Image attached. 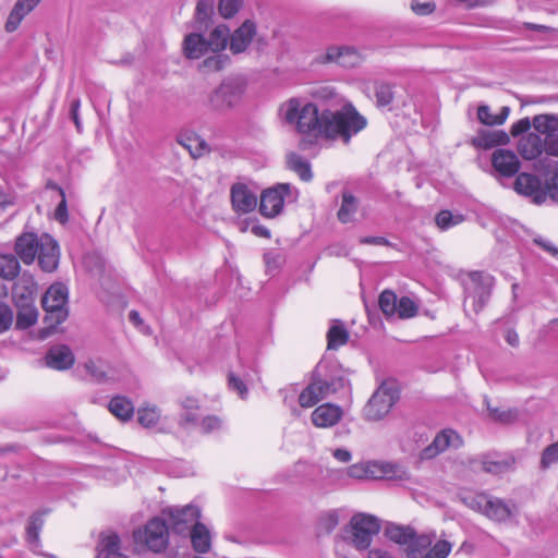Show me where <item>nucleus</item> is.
<instances>
[{"instance_id":"3c124183","label":"nucleus","mask_w":558,"mask_h":558,"mask_svg":"<svg viewBox=\"0 0 558 558\" xmlns=\"http://www.w3.org/2000/svg\"><path fill=\"white\" fill-rule=\"evenodd\" d=\"M242 0H219L218 12L223 19L233 17L240 10Z\"/></svg>"},{"instance_id":"37998d69","label":"nucleus","mask_w":558,"mask_h":558,"mask_svg":"<svg viewBox=\"0 0 558 558\" xmlns=\"http://www.w3.org/2000/svg\"><path fill=\"white\" fill-rule=\"evenodd\" d=\"M359 202L349 192L342 194V203L338 211V218L342 223H348L353 220L357 210Z\"/></svg>"},{"instance_id":"20e7f679","label":"nucleus","mask_w":558,"mask_h":558,"mask_svg":"<svg viewBox=\"0 0 558 558\" xmlns=\"http://www.w3.org/2000/svg\"><path fill=\"white\" fill-rule=\"evenodd\" d=\"M345 473L353 480L405 481L409 473L400 464L385 461H362L347 468Z\"/></svg>"},{"instance_id":"7c9ffc66","label":"nucleus","mask_w":558,"mask_h":558,"mask_svg":"<svg viewBox=\"0 0 558 558\" xmlns=\"http://www.w3.org/2000/svg\"><path fill=\"white\" fill-rule=\"evenodd\" d=\"M193 549L199 554H206L211 547V534L203 523H195L190 533Z\"/></svg>"},{"instance_id":"f8f14e48","label":"nucleus","mask_w":558,"mask_h":558,"mask_svg":"<svg viewBox=\"0 0 558 558\" xmlns=\"http://www.w3.org/2000/svg\"><path fill=\"white\" fill-rule=\"evenodd\" d=\"M291 195L289 183H279L265 190L260 195L259 211L264 217L274 218L282 211L286 197Z\"/></svg>"},{"instance_id":"c85d7f7f","label":"nucleus","mask_w":558,"mask_h":558,"mask_svg":"<svg viewBox=\"0 0 558 558\" xmlns=\"http://www.w3.org/2000/svg\"><path fill=\"white\" fill-rule=\"evenodd\" d=\"M386 535L390 541L405 546L407 556L410 558V550L414 546V542L418 536L411 527L390 525L386 529Z\"/></svg>"},{"instance_id":"5fc2aeb1","label":"nucleus","mask_w":558,"mask_h":558,"mask_svg":"<svg viewBox=\"0 0 558 558\" xmlns=\"http://www.w3.org/2000/svg\"><path fill=\"white\" fill-rule=\"evenodd\" d=\"M13 324V311L4 302H0V333L10 329Z\"/></svg>"},{"instance_id":"a211bd4d","label":"nucleus","mask_w":558,"mask_h":558,"mask_svg":"<svg viewBox=\"0 0 558 558\" xmlns=\"http://www.w3.org/2000/svg\"><path fill=\"white\" fill-rule=\"evenodd\" d=\"M492 163L494 169L502 177H513L520 169L518 156L508 149H497L493 153Z\"/></svg>"},{"instance_id":"864d4df0","label":"nucleus","mask_w":558,"mask_h":558,"mask_svg":"<svg viewBox=\"0 0 558 558\" xmlns=\"http://www.w3.org/2000/svg\"><path fill=\"white\" fill-rule=\"evenodd\" d=\"M375 96L378 106H388L393 98L391 86L388 84H379L376 87Z\"/></svg>"},{"instance_id":"13d9d810","label":"nucleus","mask_w":558,"mask_h":558,"mask_svg":"<svg viewBox=\"0 0 558 558\" xmlns=\"http://www.w3.org/2000/svg\"><path fill=\"white\" fill-rule=\"evenodd\" d=\"M222 427V421L218 416H206L201 422L199 428L203 433H210Z\"/></svg>"},{"instance_id":"2eb2a0df","label":"nucleus","mask_w":558,"mask_h":558,"mask_svg":"<svg viewBox=\"0 0 558 558\" xmlns=\"http://www.w3.org/2000/svg\"><path fill=\"white\" fill-rule=\"evenodd\" d=\"M230 198L232 209L236 214H247L253 211L257 206L256 191L248 183L239 181L234 182L230 187Z\"/></svg>"},{"instance_id":"e433bc0d","label":"nucleus","mask_w":558,"mask_h":558,"mask_svg":"<svg viewBox=\"0 0 558 558\" xmlns=\"http://www.w3.org/2000/svg\"><path fill=\"white\" fill-rule=\"evenodd\" d=\"M541 182L539 180L530 173H520L514 182V190L524 195H535L538 198Z\"/></svg>"},{"instance_id":"473e14b6","label":"nucleus","mask_w":558,"mask_h":558,"mask_svg":"<svg viewBox=\"0 0 558 558\" xmlns=\"http://www.w3.org/2000/svg\"><path fill=\"white\" fill-rule=\"evenodd\" d=\"M228 40H230V29L227 25L220 24L210 32L207 45L211 53H217L226 49Z\"/></svg>"},{"instance_id":"4be33fe9","label":"nucleus","mask_w":558,"mask_h":558,"mask_svg":"<svg viewBox=\"0 0 558 558\" xmlns=\"http://www.w3.org/2000/svg\"><path fill=\"white\" fill-rule=\"evenodd\" d=\"M181 412L179 414V426L189 429L194 427L199 417L198 400L192 396H185L180 400Z\"/></svg>"},{"instance_id":"c9c22d12","label":"nucleus","mask_w":558,"mask_h":558,"mask_svg":"<svg viewBox=\"0 0 558 558\" xmlns=\"http://www.w3.org/2000/svg\"><path fill=\"white\" fill-rule=\"evenodd\" d=\"M86 373L98 384H106L114 380L110 369L101 361H88L84 365Z\"/></svg>"},{"instance_id":"9b49d317","label":"nucleus","mask_w":558,"mask_h":558,"mask_svg":"<svg viewBox=\"0 0 558 558\" xmlns=\"http://www.w3.org/2000/svg\"><path fill=\"white\" fill-rule=\"evenodd\" d=\"M352 542L357 549H366L374 535L380 530V524L374 515L356 514L351 520Z\"/></svg>"},{"instance_id":"f3484780","label":"nucleus","mask_w":558,"mask_h":558,"mask_svg":"<svg viewBox=\"0 0 558 558\" xmlns=\"http://www.w3.org/2000/svg\"><path fill=\"white\" fill-rule=\"evenodd\" d=\"M343 417L341 407L333 403L318 405L311 415V421L318 428H330L337 425Z\"/></svg>"},{"instance_id":"2f4dec72","label":"nucleus","mask_w":558,"mask_h":558,"mask_svg":"<svg viewBox=\"0 0 558 558\" xmlns=\"http://www.w3.org/2000/svg\"><path fill=\"white\" fill-rule=\"evenodd\" d=\"M177 141L194 158L208 151L207 143L195 133H182L178 136Z\"/></svg>"},{"instance_id":"0e129e2a","label":"nucleus","mask_w":558,"mask_h":558,"mask_svg":"<svg viewBox=\"0 0 558 558\" xmlns=\"http://www.w3.org/2000/svg\"><path fill=\"white\" fill-rule=\"evenodd\" d=\"M532 122L529 120V118H523L519 121H517L515 123L512 124L511 126V135L512 136H518L524 132H527L531 128Z\"/></svg>"},{"instance_id":"4d7b16f0","label":"nucleus","mask_w":558,"mask_h":558,"mask_svg":"<svg viewBox=\"0 0 558 558\" xmlns=\"http://www.w3.org/2000/svg\"><path fill=\"white\" fill-rule=\"evenodd\" d=\"M339 523V514L336 510H330L320 517L319 524L327 532L332 531Z\"/></svg>"},{"instance_id":"6e6552de","label":"nucleus","mask_w":558,"mask_h":558,"mask_svg":"<svg viewBox=\"0 0 558 558\" xmlns=\"http://www.w3.org/2000/svg\"><path fill=\"white\" fill-rule=\"evenodd\" d=\"M493 284L492 276L478 271L472 272L465 288V308L470 307L474 313H478L488 302Z\"/></svg>"},{"instance_id":"39448f33","label":"nucleus","mask_w":558,"mask_h":558,"mask_svg":"<svg viewBox=\"0 0 558 558\" xmlns=\"http://www.w3.org/2000/svg\"><path fill=\"white\" fill-rule=\"evenodd\" d=\"M343 386L344 379L342 377L323 378L320 369L317 368L310 384L300 392L298 398L299 405L303 409L313 408L330 395L336 393Z\"/></svg>"},{"instance_id":"58836bf2","label":"nucleus","mask_w":558,"mask_h":558,"mask_svg":"<svg viewBox=\"0 0 558 558\" xmlns=\"http://www.w3.org/2000/svg\"><path fill=\"white\" fill-rule=\"evenodd\" d=\"M16 307L19 308L16 315L17 329H27L36 324L38 311L34 306V303L16 305Z\"/></svg>"},{"instance_id":"9d476101","label":"nucleus","mask_w":558,"mask_h":558,"mask_svg":"<svg viewBox=\"0 0 558 558\" xmlns=\"http://www.w3.org/2000/svg\"><path fill=\"white\" fill-rule=\"evenodd\" d=\"M244 94V85L235 80H228L220 84L209 97L213 108L226 110L240 104Z\"/></svg>"},{"instance_id":"ddd939ff","label":"nucleus","mask_w":558,"mask_h":558,"mask_svg":"<svg viewBox=\"0 0 558 558\" xmlns=\"http://www.w3.org/2000/svg\"><path fill=\"white\" fill-rule=\"evenodd\" d=\"M163 514L174 532L183 533L189 529L192 530L195 523H199L201 509L195 505L169 507L163 510Z\"/></svg>"},{"instance_id":"ea45409f","label":"nucleus","mask_w":558,"mask_h":558,"mask_svg":"<svg viewBox=\"0 0 558 558\" xmlns=\"http://www.w3.org/2000/svg\"><path fill=\"white\" fill-rule=\"evenodd\" d=\"M533 128L546 137L558 131V117L555 114H538L533 118Z\"/></svg>"},{"instance_id":"dca6fc26","label":"nucleus","mask_w":558,"mask_h":558,"mask_svg":"<svg viewBox=\"0 0 558 558\" xmlns=\"http://www.w3.org/2000/svg\"><path fill=\"white\" fill-rule=\"evenodd\" d=\"M144 541L148 549L154 553H161L169 544L167 524L160 519L150 520L144 531Z\"/></svg>"},{"instance_id":"09e8293b","label":"nucleus","mask_w":558,"mask_h":558,"mask_svg":"<svg viewBox=\"0 0 558 558\" xmlns=\"http://www.w3.org/2000/svg\"><path fill=\"white\" fill-rule=\"evenodd\" d=\"M227 60L228 58L220 52L211 53L210 56H206L201 68L207 72L219 71L225 66Z\"/></svg>"},{"instance_id":"bf43d9fd","label":"nucleus","mask_w":558,"mask_h":558,"mask_svg":"<svg viewBox=\"0 0 558 558\" xmlns=\"http://www.w3.org/2000/svg\"><path fill=\"white\" fill-rule=\"evenodd\" d=\"M61 201L58 204L56 211H54V218L61 223H64L68 221L69 215H68V205L65 199V194L62 189H59Z\"/></svg>"},{"instance_id":"4c0bfd02","label":"nucleus","mask_w":558,"mask_h":558,"mask_svg":"<svg viewBox=\"0 0 558 558\" xmlns=\"http://www.w3.org/2000/svg\"><path fill=\"white\" fill-rule=\"evenodd\" d=\"M510 113V108L504 106L500 108L499 113L493 114L488 106H480L477 109V118L481 123L486 125H501L506 122Z\"/></svg>"},{"instance_id":"c756f323","label":"nucleus","mask_w":558,"mask_h":558,"mask_svg":"<svg viewBox=\"0 0 558 558\" xmlns=\"http://www.w3.org/2000/svg\"><path fill=\"white\" fill-rule=\"evenodd\" d=\"M325 59L330 62H336L342 66H353L359 62L360 57L353 48L330 47L326 51Z\"/></svg>"},{"instance_id":"a19ab883","label":"nucleus","mask_w":558,"mask_h":558,"mask_svg":"<svg viewBox=\"0 0 558 558\" xmlns=\"http://www.w3.org/2000/svg\"><path fill=\"white\" fill-rule=\"evenodd\" d=\"M287 163L289 169L294 171L303 181L312 179L311 166L306 159L295 153H290L287 156Z\"/></svg>"},{"instance_id":"a18cd8bd","label":"nucleus","mask_w":558,"mask_h":558,"mask_svg":"<svg viewBox=\"0 0 558 558\" xmlns=\"http://www.w3.org/2000/svg\"><path fill=\"white\" fill-rule=\"evenodd\" d=\"M44 513H35L29 518L27 527H26V536L27 542L32 545L33 548L39 545V533L44 525Z\"/></svg>"},{"instance_id":"412c9836","label":"nucleus","mask_w":558,"mask_h":558,"mask_svg":"<svg viewBox=\"0 0 558 558\" xmlns=\"http://www.w3.org/2000/svg\"><path fill=\"white\" fill-rule=\"evenodd\" d=\"M41 0H17L11 10L5 22V31L12 33L16 31L26 15H28Z\"/></svg>"},{"instance_id":"b1692460","label":"nucleus","mask_w":558,"mask_h":558,"mask_svg":"<svg viewBox=\"0 0 558 558\" xmlns=\"http://www.w3.org/2000/svg\"><path fill=\"white\" fill-rule=\"evenodd\" d=\"M96 558H128L120 551V537L116 533L100 534Z\"/></svg>"},{"instance_id":"774afa93","label":"nucleus","mask_w":558,"mask_h":558,"mask_svg":"<svg viewBox=\"0 0 558 558\" xmlns=\"http://www.w3.org/2000/svg\"><path fill=\"white\" fill-rule=\"evenodd\" d=\"M332 456L336 460L342 463H348L352 459V454L349 450L343 448H338L332 451Z\"/></svg>"},{"instance_id":"423d86ee","label":"nucleus","mask_w":558,"mask_h":558,"mask_svg":"<svg viewBox=\"0 0 558 558\" xmlns=\"http://www.w3.org/2000/svg\"><path fill=\"white\" fill-rule=\"evenodd\" d=\"M399 399V391L395 384L383 383L372 395L363 408V417L368 422L384 420Z\"/></svg>"},{"instance_id":"1a4fd4ad","label":"nucleus","mask_w":558,"mask_h":558,"mask_svg":"<svg viewBox=\"0 0 558 558\" xmlns=\"http://www.w3.org/2000/svg\"><path fill=\"white\" fill-rule=\"evenodd\" d=\"M469 506L495 522H505L517 513V508L513 505H508L499 498L485 494L473 496Z\"/></svg>"},{"instance_id":"72a5a7b5","label":"nucleus","mask_w":558,"mask_h":558,"mask_svg":"<svg viewBox=\"0 0 558 558\" xmlns=\"http://www.w3.org/2000/svg\"><path fill=\"white\" fill-rule=\"evenodd\" d=\"M109 411L120 421H128L133 416V403L125 397H113L108 403Z\"/></svg>"},{"instance_id":"052dcab7","label":"nucleus","mask_w":558,"mask_h":558,"mask_svg":"<svg viewBox=\"0 0 558 558\" xmlns=\"http://www.w3.org/2000/svg\"><path fill=\"white\" fill-rule=\"evenodd\" d=\"M545 193L555 202H558V172H555L546 181Z\"/></svg>"},{"instance_id":"de8ad7c7","label":"nucleus","mask_w":558,"mask_h":558,"mask_svg":"<svg viewBox=\"0 0 558 558\" xmlns=\"http://www.w3.org/2000/svg\"><path fill=\"white\" fill-rule=\"evenodd\" d=\"M418 312V305L409 296H402L398 300L396 316L400 319L414 317Z\"/></svg>"},{"instance_id":"79ce46f5","label":"nucleus","mask_w":558,"mask_h":558,"mask_svg":"<svg viewBox=\"0 0 558 558\" xmlns=\"http://www.w3.org/2000/svg\"><path fill=\"white\" fill-rule=\"evenodd\" d=\"M328 349L337 350L349 340V332L340 322H336L328 330Z\"/></svg>"},{"instance_id":"cd10ccee","label":"nucleus","mask_w":558,"mask_h":558,"mask_svg":"<svg viewBox=\"0 0 558 558\" xmlns=\"http://www.w3.org/2000/svg\"><path fill=\"white\" fill-rule=\"evenodd\" d=\"M518 150L525 160H534L543 153L544 141L536 133H527L519 141Z\"/></svg>"},{"instance_id":"a878e982","label":"nucleus","mask_w":558,"mask_h":558,"mask_svg":"<svg viewBox=\"0 0 558 558\" xmlns=\"http://www.w3.org/2000/svg\"><path fill=\"white\" fill-rule=\"evenodd\" d=\"M46 363L54 369H68L74 363V355L69 347L57 345L48 351L46 355Z\"/></svg>"},{"instance_id":"6ab92c4d","label":"nucleus","mask_w":558,"mask_h":558,"mask_svg":"<svg viewBox=\"0 0 558 558\" xmlns=\"http://www.w3.org/2000/svg\"><path fill=\"white\" fill-rule=\"evenodd\" d=\"M256 34L255 24L251 21H245L234 33L230 36V50L233 53H241L247 49Z\"/></svg>"},{"instance_id":"f257e3e1","label":"nucleus","mask_w":558,"mask_h":558,"mask_svg":"<svg viewBox=\"0 0 558 558\" xmlns=\"http://www.w3.org/2000/svg\"><path fill=\"white\" fill-rule=\"evenodd\" d=\"M281 114L288 124L308 137L300 143L302 149L318 140H341L349 143L351 137L365 129L367 121L352 105H347L337 111L323 110L319 112L313 102L291 98L280 107Z\"/></svg>"},{"instance_id":"69168bd1","label":"nucleus","mask_w":558,"mask_h":558,"mask_svg":"<svg viewBox=\"0 0 558 558\" xmlns=\"http://www.w3.org/2000/svg\"><path fill=\"white\" fill-rule=\"evenodd\" d=\"M544 150L548 155L558 157V135H553L545 138Z\"/></svg>"},{"instance_id":"f03ea898","label":"nucleus","mask_w":558,"mask_h":558,"mask_svg":"<svg viewBox=\"0 0 558 558\" xmlns=\"http://www.w3.org/2000/svg\"><path fill=\"white\" fill-rule=\"evenodd\" d=\"M15 253L26 265L33 264L37 257L40 268L46 272L56 270L59 265L58 243L47 233L41 235L33 232L21 234L15 242Z\"/></svg>"},{"instance_id":"49530a36","label":"nucleus","mask_w":558,"mask_h":558,"mask_svg":"<svg viewBox=\"0 0 558 558\" xmlns=\"http://www.w3.org/2000/svg\"><path fill=\"white\" fill-rule=\"evenodd\" d=\"M398 300L397 294L391 290H384L380 293L378 300L379 308L387 318L396 316Z\"/></svg>"},{"instance_id":"603ef678","label":"nucleus","mask_w":558,"mask_h":558,"mask_svg":"<svg viewBox=\"0 0 558 558\" xmlns=\"http://www.w3.org/2000/svg\"><path fill=\"white\" fill-rule=\"evenodd\" d=\"M462 221L461 215H452L449 210H442L436 216L437 226L445 230L450 227L457 226Z\"/></svg>"},{"instance_id":"0eeeda50","label":"nucleus","mask_w":558,"mask_h":558,"mask_svg":"<svg viewBox=\"0 0 558 558\" xmlns=\"http://www.w3.org/2000/svg\"><path fill=\"white\" fill-rule=\"evenodd\" d=\"M453 549V543L446 538L445 533L437 536L432 531L417 536L410 550V558H448Z\"/></svg>"},{"instance_id":"e2e57ef3","label":"nucleus","mask_w":558,"mask_h":558,"mask_svg":"<svg viewBox=\"0 0 558 558\" xmlns=\"http://www.w3.org/2000/svg\"><path fill=\"white\" fill-rule=\"evenodd\" d=\"M265 265L268 271L276 270L281 263V257L275 252H268L264 255Z\"/></svg>"},{"instance_id":"680f3d73","label":"nucleus","mask_w":558,"mask_h":558,"mask_svg":"<svg viewBox=\"0 0 558 558\" xmlns=\"http://www.w3.org/2000/svg\"><path fill=\"white\" fill-rule=\"evenodd\" d=\"M229 387L232 390L236 391L242 399L246 398L247 388H246L245 384L239 377L234 376L233 374H231L229 376Z\"/></svg>"},{"instance_id":"bb28decb","label":"nucleus","mask_w":558,"mask_h":558,"mask_svg":"<svg viewBox=\"0 0 558 558\" xmlns=\"http://www.w3.org/2000/svg\"><path fill=\"white\" fill-rule=\"evenodd\" d=\"M510 141L508 133L501 130H484L472 140L475 147L489 149L499 145H507Z\"/></svg>"},{"instance_id":"338daca9","label":"nucleus","mask_w":558,"mask_h":558,"mask_svg":"<svg viewBox=\"0 0 558 558\" xmlns=\"http://www.w3.org/2000/svg\"><path fill=\"white\" fill-rule=\"evenodd\" d=\"M80 106H81V100L78 98H73L71 100V104H70V116L73 120V122L75 123V126L78 131H81V126H82V123H81V120H80V117H78V109H80Z\"/></svg>"},{"instance_id":"5701e85b","label":"nucleus","mask_w":558,"mask_h":558,"mask_svg":"<svg viewBox=\"0 0 558 558\" xmlns=\"http://www.w3.org/2000/svg\"><path fill=\"white\" fill-rule=\"evenodd\" d=\"M465 463L473 472H486L493 474L502 473L509 468L507 462L492 460L490 457L486 454L470 457L466 459Z\"/></svg>"},{"instance_id":"393cba45","label":"nucleus","mask_w":558,"mask_h":558,"mask_svg":"<svg viewBox=\"0 0 558 558\" xmlns=\"http://www.w3.org/2000/svg\"><path fill=\"white\" fill-rule=\"evenodd\" d=\"M36 282L31 276L23 275L14 283L12 294L15 305L34 303Z\"/></svg>"},{"instance_id":"c03bdc74","label":"nucleus","mask_w":558,"mask_h":558,"mask_svg":"<svg viewBox=\"0 0 558 558\" xmlns=\"http://www.w3.org/2000/svg\"><path fill=\"white\" fill-rule=\"evenodd\" d=\"M19 272V259L12 254H0V278L13 280Z\"/></svg>"},{"instance_id":"aec40b11","label":"nucleus","mask_w":558,"mask_h":558,"mask_svg":"<svg viewBox=\"0 0 558 558\" xmlns=\"http://www.w3.org/2000/svg\"><path fill=\"white\" fill-rule=\"evenodd\" d=\"M182 51L187 59H201L210 52L207 39L198 33H190L184 37Z\"/></svg>"},{"instance_id":"f704fd0d","label":"nucleus","mask_w":558,"mask_h":558,"mask_svg":"<svg viewBox=\"0 0 558 558\" xmlns=\"http://www.w3.org/2000/svg\"><path fill=\"white\" fill-rule=\"evenodd\" d=\"M163 420L156 405L146 403L142 405V427L163 430Z\"/></svg>"},{"instance_id":"8fccbe9b","label":"nucleus","mask_w":558,"mask_h":558,"mask_svg":"<svg viewBox=\"0 0 558 558\" xmlns=\"http://www.w3.org/2000/svg\"><path fill=\"white\" fill-rule=\"evenodd\" d=\"M214 2L215 0H198L195 9V17L196 20L205 24L209 21L210 16L214 12Z\"/></svg>"},{"instance_id":"6e6d98bb","label":"nucleus","mask_w":558,"mask_h":558,"mask_svg":"<svg viewBox=\"0 0 558 558\" xmlns=\"http://www.w3.org/2000/svg\"><path fill=\"white\" fill-rule=\"evenodd\" d=\"M410 8L416 15L426 16L435 11L436 4L433 1L411 0Z\"/></svg>"},{"instance_id":"4468645a","label":"nucleus","mask_w":558,"mask_h":558,"mask_svg":"<svg viewBox=\"0 0 558 558\" xmlns=\"http://www.w3.org/2000/svg\"><path fill=\"white\" fill-rule=\"evenodd\" d=\"M462 438L453 429L447 428L439 432L432 444L420 452L421 460H432L447 449H457L462 446Z\"/></svg>"},{"instance_id":"7ed1b4c3","label":"nucleus","mask_w":558,"mask_h":558,"mask_svg":"<svg viewBox=\"0 0 558 558\" xmlns=\"http://www.w3.org/2000/svg\"><path fill=\"white\" fill-rule=\"evenodd\" d=\"M68 288L62 283H53L45 292L41 304L46 312L47 327L41 331L43 338L50 336L56 327L68 318Z\"/></svg>"}]
</instances>
